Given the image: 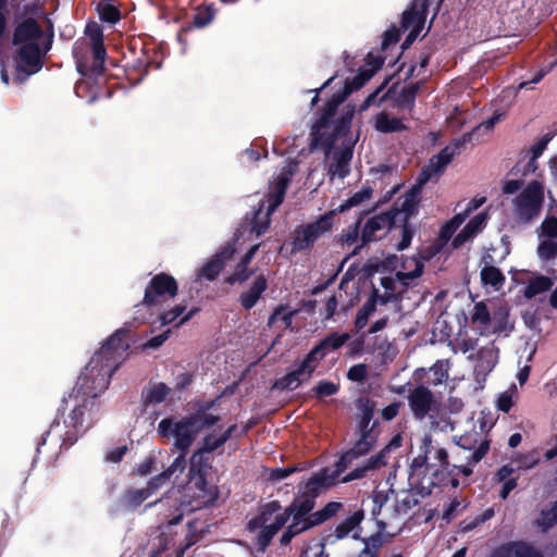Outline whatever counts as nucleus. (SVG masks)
I'll use <instances>...</instances> for the list:
<instances>
[{
	"label": "nucleus",
	"mask_w": 557,
	"mask_h": 557,
	"mask_svg": "<svg viewBox=\"0 0 557 557\" xmlns=\"http://www.w3.org/2000/svg\"><path fill=\"white\" fill-rule=\"evenodd\" d=\"M455 156L456 149H453L450 146H446L436 156H433L429 163L434 166L435 171L442 174Z\"/></svg>",
	"instance_id": "39"
},
{
	"label": "nucleus",
	"mask_w": 557,
	"mask_h": 557,
	"mask_svg": "<svg viewBox=\"0 0 557 557\" xmlns=\"http://www.w3.org/2000/svg\"><path fill=\"white\" fill-rule=\"evenodd\" d=\"M350 338L348 333H337L333 332L326 335L323 339L319 342L320 347H322L326 354L331 350H337L342 346H344Z\"/></svg>",
	"instance_id": "40"
},
{
	"label": "nucleus",
	"mask_w": 557,
	"mask_h": 557,
	"mask_svg": "<svg viewBox=\"0 0 557 557\" xmlns=\"http://www.w3.org/2000/svg\"><path fill=\"white\" fill-rule=\"evenodd\" d=\"M374 128L383 134L404 132L408 129L401 119L389 117L388 113L385 111H381L374 116Z\"/></svg>",
	"instance_id": "23"
},
{
	"label": "nucleus",
	"mask_w": 557,
	"mask_h": 557,
	"mask_svg": "<svg viewBox=\"0 0 557 557\" xmlns=\"http://www.w3.org/2000/svg\"><path fill=\"white\" fill-rule=\"evenodd\" d=\"M236 253L234 243H225L220 249L197 271L198 280L205 278L209 282L214 281L224 270L226 264L233 260Z\"/></svg>",
	"instance_id": "12"
},
{
	"label": "nucleus",
	"mask_w": 557,
	"mask_h": 557,
	"mask_svg": "<svg viewBox=\"0 0 557 557\" xmlns=\"http://www.w3.org/2000/svg\"><path fill=\"white\" fill-rule=\"evenodd\" d=\"M407 400L412 416L417 420H423L428 417L436 403L433 393L424 384H419L409 389Z\"/></svg>",
	"instance_id": "13"
},
{
	"label": "nucleus",
	"mask_w": 557,
	"mask_h": 557,
	"mask_svg": "<svg viewBox=\"0 0 557 557\" xmlns=\"http://www.w3.org/2000/svg\"><path fill=\"white\" fill-rule=\"evenodd\" d=\"M491 557H543V555L523 541H513L495 548Z\"/></svg>",
	"instance_id": "17"
},
{
	"label": "nucleus",
	"mask_w": 557,
	"mask_h": 557,
	"mask_svg": "<svg viewBox=\"0 0 557 557\" xmlns=\"http://www.w3.org/2000/svg\"><path fill=\"white\" fill-rule=\"evenodd\" d=\"M212 471V462L208 455L195 450L189 459L188 478L202 494L203 504L212 505L218 498V490L209 484L208 476Z\"/></svg>",
	"instance_id": "9"
},
{
	"label": "nucleus",
	"mask_w": 557,
	"mask_h": 557,
	"mask_svg": "<svg viewBox=\"0 0 557 557\" xmlns=\"http://www.w3.org/2000/svg\"><path fill=\"white\" fill-rule=\"evenodd\" d=\"M356 407L359 411L358 417L373 422L376 403L369 397H359L356 400Z\"/></svg>",
	"instance_id": "47"
},
{
	"label": "nucleus",
	"mask_w": 557,
	"mask_h": 557,
	"mask_svg": "<svg viewBox=\"0 0 557 557\" xmlns=\"http://www.w3.org/2000/svg\"><path fill=\"white\" fill-rule=\"evenodd\" d=\"M326 351L320 347L318 343L304 357V361L307 362L311 370L315 371L320 362L325 358Z\"/></svg>",
	"instance_id": "50"
},
{
	"label": "nucleus",
	"mask_w": 557,
	"mask_h": 557,
	"mask_svg": "<svg viewBox=\"0 0 557 557\" xmlns=\"http://www.w3.org/2000/svg\"><path fill=\"white\" fill-rule=\"evenodd\" d=\"M364 518L362 510L355 511L351 516L345 519L343 522L335 528V539L343 540L349 535V533L356 529Z\"/></svg>",
	"instance_id": "33"
},
{
	"label": "nucleus",
	"mask_w": 557,
	"mask_h": 557,
	"mask_svg": "<svg viewBox=\"0 0 557 557\" xmlns=\"http://www.w3.org/2000/svg\"><path fill=\"white\" fill-rule=\"evenodd\" d=\"M491 312L487 308V305L484 301H479L474 304L473 311L471 314V322L481 326L482 329H486V326L491 323Z\"/></svg>",
	"instance_id": "42"
},
{
	"label": "nucleus",
	"mask_w": 557,
	"mask_h": 557,
	"mask_svg": "<svg viewBox=\"0 0 557 557\" xmlns=\"http://www.w3.org/2000/svg\"><path fill=\"white\" fill-rule=\"evenodd\" d=\"M424 265L420 260L416 261V268L413 271L410 272H396L395 276L397 282H399L401 288L398 290V293H401V298L404 297V294L407 292L410 281L418 278L423 273Z\"/></svg>",
	"instance_id": "37"
},
{
	"label": "nucleus",
	"mask_w": 557,
	"mask_h": 557,
	"mask_svg": "<svg viewBox=\"0 0 557 557\" xmlns=\"http://www.w3.org/2000/svg\"><path fill=\"white\" fill-rule=\"evenodd\" d=\"M354 445L345 450L335 462V469L322 468L307 481L299 482L297 493L282 512L280 500H271L258 508V513L246 525L249 533L259 530L253 543L259 553H265L274 536L286 525L281 537V546L290 544L294 537L319 527L335 517L344 505L339 502H329L315 510L318 497L334 486L339 475L357 459L367 456L376 446L379 437L357 435Z\"/></svg>",
	"instance_id": "1"
},
{
	"label": "nucleus",
	"mask_w": 557,
	"mask_h": 557,
	"mask_svg": "<svg viewBox=\"0 0 557 557\" xmlns=\"http://www.w3.org/2000/svg\"><path fill=\"white\" fill-rule=\"evenodd\" d=\"M430 376L426 381L432 386H437L448 379V369L444 367L442 361H436L429 370Z\"/></svg>",
	"instance_id": "46"
},
{
	"label": "nucleus",
	"mask_w": 557,
	"mask_h": 557,
	"mask_svg": "<svg viewBox=\"0 0 557 557\" xmlns=\"http://www.w3.org/2000/svg\"><path fill=\"white\" fill-rule=\"evenodd\" d=\"M178 294L177 281L165 272H160L151 277L145 288L144 298L140 304L136 305L134 322L144 324L148 320L145 315H137L141 308H151L162 305L168 299L174 298Z\"/></svg>",
	"instance_id": "6"
},
{
	"label": "nucleus",
	"mask_w": 557,
	"mask_h": 557,
	"mask_svg": "<svg viewBox=\"0 0 557 557\" xmlns=\"http://www.w3.org/2000/svg\"><path fill=\"white\" fill-rule=\"evenodd\" d=\"M383 468V457L372 455L363 460L360 466L348 472L342 478V483H349L355 480H360L367 476L368 472L376 471Z\"/></svg>",
	"instance_id": "22"
},
{
	"label": "nucleus",
	"mask_w": 557,
	"mask_h": 557,
	"mask_svg": "<svg viewBox=\"0 0 557 557\" xmlns=\"http://www.w3.org/2000/svg\"><path fill=\"white\" fill-rule=\"evenodd\" d=\"M42 37L44 29L36 18L27 16L16 23L11 38L12 45L17 47L13 54L16 83H25L42 69L46 55L40 46Z\"/></svg>",
	"instance_id": "4"
},
{
	"label": "nucleus",
	"mask_w": 557,
	"mask_h": 557,
	"mask_svg": "<svg viewBox=\"0 0 557 557\" xmlns=\"http://www.w3.org/2000/svg\"><path fill=\"white\" fill-rule=\"evenodd\" d=\"M302 469L304 468L299 466L273 468L270 470L269 480L272 482H280L294 473L300 472Z\"/></svg>",
	"instance_id": "56"
},
{
	"label": "nucleus",
	"mask_w": 557,
	"mask_h": 557,
	"mask_svg": "<svg viewBox=\"0 0 557 557\" xmlns=\"http://www.w3.org/2000/svg\"><path fill=\"white\" fill-rule=\"evenodd\" d=\"M420 194L421 189L414 185L406 193L401 208L398 209L399 216L411 219V216L416 214L417 207L420 202Z\"/></svg>",
	"instance_id": "30"
},
{
	"label": "nucleus",
	"mask_w": 557,
	"mask_h": 557,
	"mask_svg": "<svg viewBox=\"0 0 557 557\" xmlns=\"http://www.w3.org/2000/svg\"><path fill=\"white\" fill-rule=\"evenodd\" d=\"M486 221H487V215L486 213L484 212H480L478 213L476 215H474L473 218H471L469 220V222L465 225V230L472 236L474 237L478 233H480L485 224H486Z\"/></svg>",
	"instance_id": "54"
},
{
	"label": "nucleus",
	"mask_w": 557,
	"mask_h": 557,
	"mask_svg": "<svg viewBox=\"0 0 557 557\" xmlns=\"http://www.w3.org/2000/svg\"><path fill=\"white\" fill-rule=\"evenodd\" d=\"M197 414H187L180 420L172 417L162 419L158 424V434L162 438H174V447L180 451V455L186 459L190 446L199 434L197 428Z\"/></svg>",
	"instance_id": "5"
},
{
	"label": "nucleus",
	"mask_w": 557,
	"mask_h": 557,
	"mask_svg": "<svg viewBox=\"0 0 557 557\" xmlns=\"http://www.w3.org/2000/svg\"><path fill=\"white\" fill-rule=\"evenodd\" d=\"M481 435L478 432L466 433L456 441V444L465 450H475L480 443Z\"/></svg>",
	"instance_id": "53"
},
{
	"label": "nucleus",
	"mask_w": 557,
	"mask_h": 557,
	"mask_svg": "<svg viewBox=\"0 0 557 557\" xmlns=\"http://www.w3.org/2000/svg\"><path fill=\"white\" fill-rule=\"evenodd\" d=\"M399 211L394 208L389 211L379 213L369 218L361 228L360 244L352 250L351 255L370 244L382 239L398 222Z\"/></svg>",
	"instance_id": "10"
},
{
	"label": "nucleus",
	"mask_w": 557,
	"mask_h": 557,
	"mask_svg": "<svg viewBox=\"0 0 557 557\" xmlns=\"http://www.w3.org/2000/svg\"><path fill=\"white\" fill-rule=\"evenodd\" d=\"M543 202L544 186L539 181H532L515 199L517 215L529 222L540 214Z\"/></svg>",
	"instance_id": "11"
},
{
	"label": "nucleus",
	"mask_w": 557,
	"mask_h": 557,
	"mask_svg": "<svg viewBox=\"0 0 557 557\" xmlns=\"http://www.w3.org/2000/svg\"><path fill=\"white\" fill-rule=\"evenodd\" d=\"M151 495L149 491L144 488H129L124 492L122 496V504L127 509H135L139 507Z\"/></svg>",
	"instance_id": "34"
},
{
	"label": "nucleus",
	"mask_w": 557,
	"mask_h": 557,
	"mask_svg": "<svg viewBox=\"0 0 557 557\" xmlns=\"http://www.w3.org/2000/svg\"><path fill=\"white\" fill-rule=\"evenodd\" d=\"M373 189L370 186H363L361 190L355 193L351 197L345 200L337 208L332 209L331 211H335V216L337 213H344L350 210L354 207L359 206L360 203L369 200L372 197Z\"/></svg>",
	"instance_id": "31"
},
{
	"label": "nucleus",
	"mask_w": 557,
	"mask_h": 557,
	"mask_svg": "<svg viewBox=\"0 0 557 557\" xmlns=\"http://www.w3.org/2000/svg\"><path fill=\"white\" fill-rule=\"evenodd\" d=\"M171 388L163 382H149L140 394V405L146 410L150 406L163 403L170 395Z\"/></svg>",
	"instance_id": "19"
},
{
	"label": "nucleus",
	"mask_w": 557,
	"mask_h": 557,
	"mask_svg": "<svg viewBox=\"0 0 557 557\" xmlns=\"http://www.w3.org/2000/svg\"><path fill=\"white\" fill-rule=\"evenodd\" d=\"M338 384H335L331 381L322 380L311 388V393H313V395L318 399H323L324 397L335 395L338 392Z\"/></svg>",
	"instance_id": "49"
},
{
	"label": "nucleus",
	"mask_w": 557,
	"mask_h": 557,
	"mask_svg": "<svg viewBox=\"0 0 557 557\" xmlns=\"http://www.w3.org/2000/svg\"><path fill=\"white\" fill-rule=\"evenodd\" d=\"M91 51L94 59L91 66L84 67L82 64H79L78 70L83 75L96 78L102 75L104 72V58L107 55V51L103 41L91 44Z\"/></svg>",
	"instance_id": "21"
},
{
	"label": "nucleus",
	"mask_w": 557,
	"mask_h": 557,
	"mask_svg": "<svg viewBox=\"0 0 557 557\" xmlns=\"http://www.w3.org/2000/svg\"><path fill=\"white\" fill-rule=\"evenodd\" d=\"M536 525L543 531H548L557 525V500L552 502L548 508L542 509L536 519Z\"/></svg>",
	"instance_id": "36"
},
{
	"label": "nucleus",
	"mask_w": 557,
	"mask_h": 557,
	"mask_svg": "<svg viewBox=\"0 0 557 557\" xmlns=\"http://www.w3.org/2000/svg\"><path fill=\"white\" fill-rule=\"evenodd\" d=\"M512 394V391H506L499 394L496 401V407L499 411H503L505 413H508L510 411V409L513 406Z\"/></svg>",
	"instance_id": "64"
},
{
	"label": "nucleus",
	"mask_w": 557,
	"mask_h": 557,
	"mask_svg": "<svg viewBox=\"0 0 557 557\" xmlns=\"http://www.w3.org/2000/svg\"><path fill=\"white\" fill-rule=\"evenodd\" d=\"M131 52L134 54L132 60H128L126 66L132 69L139 75H147L149 69L153 64L152 60L147 55V50L143 46L139 49V54L136 55L135 47H132Z\"/></svg>",
	"instance_id": "29"
},
{
	"label": "nucleus",
	"mask_w": 557,
	"mask_h": 557,
	"mask_svg": "<svg viewBox=\"0 0 557 557\" xmlns=\"http://www.w3.org/2000/svg\"><path fill=\"white\" fill-rule=\"evenodd\" d=\"M313 372L314 371L310 369L309 364L301 360L295 370L289 371L282 377L277 379L273 385V388L282 391H295L301 384L308 382L311 379Z\"/></svg>",
	"instance_id": "15"
},
{
	"label": "nucleus",
	"mask_w": 557,
	"mask_h": 557,
	"mask_svg": "<svg viewBox=\"0 0 557 557\" xmlns=\"http://www.w3.org/2000/svg\"><path fill=\"white\" fill-rule=\"evenodd\" d=\"M429 5V0H412L410 5L401 14V29L421 32L425 24Z\"/></svg>",
	"instance_id": "14"
},
{
	"label": "nucleus",
	"mask_w": 557,
	"mask_h": 557,
	"mask_svg": "<svg viewBox=\"0 0 557 557\" xmlns=\"http://www.w3.org/2000/svg\"><path fill=\"white\" fill-rule=\"evenodd\" d=\"M384 61V57L374 55L372 52H369L366 57V65L369 67H366V71L372 73V76H374L375 73L382 69Z\"/></svg>",
	"instance_id": "62"
},
{
	"label": "nucleus",
	"mask_w": 557,
	"mask_h": 557,
	"mask_svg": "<svg viewBox=\"0 0 557 557\" xmlns=\"http://www.w3.org/2000/svg\"><path fill=\"white\" fill-rule=\"evenodd\" d=\"M186 308H187V305L185 302L178 304V305H175L170 310L160 313L158 317L160 324L162 326H164V325L175 322V320L184 313Z\"/></svg>",
	"instance_id": "51"
},
{
	"label": "nucleus",
	"mask_w": 557,
	"mask_h": 557,
	"mask_svg": "<svg viewBox=\"0 0 557 557\" xmlns=\"http://www.w3.org/2000/svg\"><path fill=\"white\" fill-rule=\"evenodd\" d=\"M409 220L410 219H408V218H403L401 220H399L403 224H401V239L397 245L398 251H403V250L407 249L411 244L414 231L411 227V225L409 224Z\"/></svg>",
	"instance_id": "52"
},
{
	"label": "nucleus",
	"mask_w": 557,
	"mask_h": 557,
	"mask_svg": "<svg viewBox=\"0 0 557 557\" xmlns=\"http://www.w3.org/2000/svg\"><path fill=\"white\" fill-rule=\"evenodd\" d=\"M372 73L366 67H360L352 78L345 81L343 89L335 92L326 103L317 111V120L312 125L311 149L322 148L326 156L333 150L337 139L347 137L350 134L351 121L355 114V107L347 104L342 115L333 121L338 107L350 94L362 88L372 78Z\"/></svg>",
	"instance_id": "3"
},
{
	"label": "nucleus",
	"mask_w": 557,
	"mask_h": 557,
	"mask_svg": "<svg viewBox=\"0 0 557 557\" xmlns=\"http://www.w3.org/2000/svg\"><path fill=\"white\" fill-rule=\"evenodd\" d=\"M440 175L437 171H435L434 166L430 163L422 168L414 186L422 189V187L434 176Z\"/></svg>",
	"instance_id": "63"
},
{
	"label": "nucleus",
	"mask_w": 557,
	"mask_h": 557,
	"mask_svg": "<svg viewBox=\"0 0 557 557\" xmlns=\"http://www.w3.org/2000/svg\"><path fill=\"white\" fill-rule=\"evenodd\" d=\"M253 274V270L249 269V265L243 262H238L235 265L234 272L224 278V282L228 285L236 283L243 284L248 281Z\"/></svg>",
	"instance_id": "43"
},
{
	"label": "nucleus",
	"mask_w": 557,
	"mask_h": 557,
	"mask_svg": "<svg viewBox=\"0 0 557 557\" xmlns=\"http://www.w3.org/2000/svg\"><path fill=\"white\" fill-rule=\"evenodd\" d=\"M132 326L125 323L94 354L72 392L62 398L49 430L37 444V453H40V447L50 436L54 437V444L60 449H69L91 428V407L96 398L108 388L114 372L126 360Z\"/></svg>",
	"instance_id": "2"
},
{
	"label": "nucleus",
	"mask_w": 557,
	"mask_h": 557,
	"mask_svg": "<svg viewBox=\"0 0 557 557\" xmlns=\"http://www.w3.org/2000/svg\"><path fill=\"white\" fill-rule=\"evenodd\" d=\"M361 222L362 216H360L352 226H349L348 230L344 234H342L343 244L350 246L357 242V239L361 235Z\"/></svg>",
	"instance_id": "59"
},
{
	"label": "nucleus",
	"mask_w": 557,
	"mask_h": 557,
	"mask_svg": "<svg viewBox=\"0 0 557 557\" xmlns=\"http://www.w3.org/2000/svg\"><path fill=\"white\" fill-rule=\"evenodd\" d=\"M288 183V177L280 176L273 191H270L265 198L260 200L251 220V233L256 234L257 237L263 235L270 228V216L283 202Z\"/></svg>",
	"instance_id": "8"
},
{
	"label": "nucleus",
	"mask_w": 557,
	"mask_h": 557,
	"mask_svg": "<svg viewBox=\"0 0 557 557\" xmlns=\"http://www.w3.org/2000/svg\"><path fill=\"white\" fill-rule=\"evenodd\" d=\"M383 88H384V85H381L374 91H372L360 104L359 112H363V111L368 110L371 106H381L387 99V96L389 94V91H387L386 94H384L382 97H380L377 99L379 94L382 91Z\"/></svg>",
	"instance_id": "55"
},
{
	"label": "nucleus",
	"mask_w": 557,
	"mask_h": 557,
	"mask_svg": "<svg viewBox=\"0 0 557 557\" xmlns=\"http://www.w3.org/2000/svg\"><path fill=\"white\" fill-rule=\"evenodd\" d=\"M539 257L548 261L557 256V244L552 240H543L537 247Z\"/></svg>",
	"instance_id": "58"
},
{
	"label": "nucleus",
	"mask_w": 557,
	"mask_h": 557,
	"mask_svg": "<svg viewBox=\"0 0 557 557\" xmlns=\"http://www.w3.org/2000/svg\"><path fill=\"white\" fill-rule=\"evenodd\" d=\"M380 422L379 420H374L373 422L362 419L358 417L356 424V435H364V436H380Z\"/></svg>",
	"instance_id": "45"
},
{
	"label": "nucleus",
	"mask_w": 557,
	"mask_h": 557,
	"mask_svg": "<svg viewBox=\"0 0 557 557\" xmlns=\"http://www.w3.org/2000/svg\"><path fill=\"white\" fill-rule=\"evenodd\" d=\"M85 35L90 39L91 44L103 41L102 27L95 21H90L87 23L85 27Z\"/></svg>",
	"instance_id": "60"
},
{
	"label": "nucleus",
	"mask_w": 557,
	"mask_h": 557,
	"mask_svg": "<svg viewBox=\"0 0 557 557\" xmlns=\"http://www.w3.org/2000/svg\"><path fill=\"white\" fill-rule=\"evenodd\" d=\"M553 281L545 275H537L531 280L523 290V295L527 299H532L536 295L545 293L553 287Z\"/></svg>",
	"instance_id": "32"
},
{
	"label": "nucleus",
	"mask_w": 557,
	"mask_h": 557,
	"mask_svg": "<svg viewBox=\"0 0 557 557\" xmlns=\"http://www.w3.org/2000/svg\"><path fill=\"white\" fill-rule=\"evenodd\" d=\"M97 11L99 13L100 20L110 24H115L121 18V12L119 8L110 3L99 2L97 5Z\"/></svg>",
	"instance_id": "44"
},
{
	"label": "nucleus",
	"mask_w": 557,
	"mask_h": 557,
	"mask_svg": "<svg viewBox=\"0 0 557 557\" xmlns=\"http://www.w3.org/2000/svg\"><path fill=\"white\" fill-rule=\"evenodd\" d=\"M334 219L335 211H326L315 221L296 226L290 235L292 253L310 251L318 239L332 230Z\"/></svg>",
	"instance_id": "7"
},
{
	"label": "nucleus",
	"mask_w": 557,
	"mask_h": 557,
	"mask_svg": "<svg viewBox=\"0 0 557 557\" xmlns=\"http://www.w3.org/2000/svg\"><path fill=\"white\" fill-rule=\"evenodd\" d=\"M224 444L225 441L221 435L215 436L213 433H209L203 436L201 441V446L197 450L206 455H209L219 449L220 447H222Z\"/></svg>",
	"instance_id": "48"
},
{
	"label": "nucleus",
	"mask_w": 557,
	"mask_h": 557,
	"mask_svg": "<svg viewBox=\"0 0 557 557\" xmlns=\"http://www.w3.org/2000/svg\"><path fill=\"white\" fill-rule=\"evenodd\" d=\"M215 14L216 9L213 3L198 5L195 14L193 15L191 22L186 24L193 25V29L205 28L213 22Z\"/></svg>",
	"instance_id": "27"
},
{
	"label": "nucleus",
	"mask_w": 557,
	"mask_h": 557,
	"mask_svg": "<svg viewBox=\"0 0 557 557\" xmlns=\"http://www.w3.org/2000/svg\"><path fill=\"white\" fill-rule=\"evenodd\" d=\"M368 374V367L364 363H358L349 368L347 379L352 382H362Z\"/></svg>",
	"instance_id": "61"
},
{
	"label": "nucleus",
	"mask_w": 557,
	"mask_h": 557,
	"mask_svg": "<svg viewBox=\"0 0 557 557\" xmlns=\"http://www.w3.org/2000/svg\"><path fill=\"white\" fill-rule=\"evenodd\" d=\"M490 450V441L483 440L479 447L467 458L466 466H454V469H458L465 476H470L473 472L472 467L480 462Z\"/></svg>",
	"instance_id": "28"
},
{
	"label": "nucleus",
	"mask_w": 557,
	"mask_h": 557,
	"mask_svg": "<svg viewBox=\"0 0 557 557\" xmlns=\"http://www.w3.org/2000/svg\"><path fill=\"white\" fill-rule=\"evenodd\" d=\"M185 468L186 459H184L183 455H178L166 469L148 481L146 488L149 491V494H154L160 487L170 481L172 475L175 473H183Z\"/></svg>",
	"instance_id": "18"
},
{
	"label": "nucleus",
	"mask_w": 557,
	"mask_h": 557,
	"mask_svg": "<svg viewBox=\"0 0 557 557\" xmlns=\"http://www.w3.org/2000/svg\"><path fill=\"white\" fill-rule=\"evenodd\" d=\"M467 215L468 211H466L465 213H458L455 214L450 220L445 222L440 230L438 239L443 244L447 243L453 237L455 232L459 228V226L465 222Z\"/></svg>",
	"instance_id": "35"
},
{
	"label": "nucleus",
	"mask_w": 557,
	"mask_h": 557,
	"mask_svg": "<svg viewBox=\"0 0 557 557\" xmlns=\"http://www.w3.org/2000/svg\"><path fill=\"white\" fill-rule=\"evenodd\" d=\"M498 355L499 349L494 345V342L480 348L476 354L478 367L486 372L492 371L498 362Z\"/></svg>",
	"instance_id": "26"
},
{
	"label": "nucleus",
	"mask_w": 557,
	"mask_h": 557,
	"mask_svg": "<svg viewBox=\"0 0 557 557\" xmlns=\"http://www.w3.org/2000/svg\"><path fill=\"white\" fill-rule=\"evenodd\" d=\"M480 276L483 286H492L495 290H499L506 281L500 269L495 265L487 264V262L481 269Z\"/></svg>",
	"instance_id": "25"
},
{
	"label": "nucleus",
	"mask_w": 557,
	"mask_h": 557,
	"mask_svg": "<svg viewBox=\"0 0 557 557\" xmlns=\"http://www.w3.org/2000/svg\"><path fill=\"white\" fill-rule=\"evenodd\" d=\"M401 32H404L401 29V27L398 28L394 24L388 29H386L383 33V40H382V44H381V49L384 51L388 47H391L393 45H396L399 41V39H400Z\"/></svg>",
	"instance_id": "57"
},
{
	"label": "nucleus",
	"mask_w": 557,
	"mask_h": 557,
	"mask_svg": "<svg viewBox=\"0 0 557 557\" xmlns=\"http://www.w3.org/2000/svg\"><path fill=\"white\" fill-rule=\"evenodd\" d=\"M354 143H350L349 145L333 153L332 162L327 169V174L331 176V178L337 176L344 180L349 175L350 161L354 153Z\"/></svg>",
	"instance_id": "16"
},
{
	"label": "nucleus",
	"mask_w": 557,
	"mask_h": 557,
	"mask_svg": "<svg viewBox=\"0 0 557 557\" xmlns=\"http://www.w3.org/2000/svg\"><path fill=\"white\" fill-rule=\"evenodd\" d=\"M422 85H423V82L420 81V82L412 83L408 86H405L400 90V92L396 99L397 108L400 110H406L409 113H411L416 106L417 95Z\"/></svg>",
	"instance_id": "24"
},
{
	"label": "nucleus",
	"mask_w": 557,
	"mask_h": 557,
	"mask_svg": "<svg viewBox=\"0 0 557 557\" xmlns=\"http://www.w3.org/2000/svg\"><path fill=\"white\" fill-rule=\"evenodd\" d=\"M268 288V280L263 274L255 277L250 288L239 295V302L245 310L252 309Z\"/></svg>",
	"instance_id": "20"
},
{
	"label": "nucleus",
	"mask_w": 557,
	"mask_h": 557,
	"mask_svg": "<svg viewBox=\"0 0 557 557\" xmlns=\"http://www.w3.org/2000/svg\"><path fill=\"white\" fill-rule=\"evenodd\" d=\"M509 311L507 308L500 307L494 311L491 321L493 322V332L496 334L509 333L512 325H509Z\"/></svg>",
	"instance_id": "38"
},
{
	"label": "nucleus",
	"mask_w": 557,
	"mask_h": 557,
	"mask_svg": "<svg viewBox=\"0 0 557 557\" xmlns=\"http://www.w3.org/2000/svg\"><path fill=\"white\" fill-rule=\"evenodd\" d=\"M432 440L430 435H426L423 440V447L422 453L419 454L417 457H414L410 463V470L412 475L416 471H419L423 468L429 469L428 465V455L431 453L432 449Z\"/></svg>",
	"instance_id": "41"
}]
</instances>
